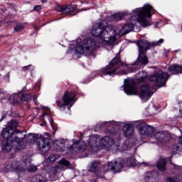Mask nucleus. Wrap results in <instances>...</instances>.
Here are the masks:
<instances>
[{"mask_svg":"<svg viewBox=\"0 0 182 182\" xmlns=\"http://www.w3.org/2000/svg\"><path fill=\"white\" fill-rule=\"evenodd\" d=\"M123 16H124V13H116L105 19L100 20L92 27V36L98 38V42L100 45H113L117 41V31H116V27L107 26V23L112 21H121Z\"/></svg>","mask_w":182,"mask_h":182,"instance_id":"obj_1","label":"nucleus"},{"mask_svg":"<svg viewBox=\"0 0 182 182\" xmlns=\"http://www.w3.org/2000/svg\"><path fill=\"white\" fill-rule=\"evenodd\" d=\"M99 141V136L91 135L87 141V147L85 145V142L82 140L76 141L73 139V144L69 148L68 151L72 154L76 153H83L87 149L90 151H99L100 149L107 150V151H112L119 150V146L114 143V139L110 136H104L97 144Z\"/></svg>","mask_w":182,"mask_h":182,"instance_id":"obj_2","label":"nucleus"},{"mask_svg":"<svg viewBox=\"0 0 182 182\" xmlns=\"http://www.w3.org/2000/svg\"><path fill=\"white\" fill-rule=\"evenodd\" d=\"M154 12H156V10L149 4H145L143 7L133 10L130 16L132 23L125 24L119 31V36H123L129 32H132L133 28H134V22H139L140 26L144 28L150 26L151 25L150 18Z\"/></svg>","mask_w":182,"mask_h":182,"instance_id":"obj_3","label":"nucleus"},{"mask_svg":"<svg viewBox=\"0 0 182 182\" xmlns=\"http://www.w3.org/2000/svg\"><path fill=\"white\" fill-rule=\"evenodd\" d=\"M16 127H18V122L12 120L9 122V126L1 132V136L4 138L2 149L5 153L11 151L14 146H17L16 149L18 150L23 149L21 146L23 139H25V135L22 136V134L18 129H15Z\"/></svg>","mask_w":182,"mask_h":182,"instance_id":"obj_4","label":"nucleus"},{"mask_svg":"<svg viewBox=\"0 0 182 182\" xmlns=\"http://www.w3.org/2000/svg\"><path fill=\"white\" fill-rule=\"evenodd\" d=\"M121 90H124L127 95H138L142 102H147L153 93H154V87L144 85L141 86L140 90L137 92V84L134 80L128 78L124 80V86L121 87Z\"/></svg>","mask_w":182,"mask_h":182,"instance_id":"obj_5","label":"nucleus"},{"mask_svg":"<svg viewBox=\"0 0 182 182\" xmlns=\"http://www.w3.org/2000/svg\"><path fill=\"white\" fill-rule=\"evenodd\" d=\"M164 42V39L161 38L158 41H154L152 43H149L147 41H139L137 43V46L139 47V56L135 63H134L132 65L128 67V70L131 73H134L141 68L143 65H147L149 63V60L147 58V55H146V52L150 46H160L161 43Z\"/></svg>","mask_w":182,"mask_h":182,"instance_id":"obj_6","label":"nucleus"},{"mask_svg":"<svg viewBox=\"0 0 182 182\" xmlns=\"http://www.w3.org/2000/svg\"><path fill=\"white\" fill-rule=\"evenodd\" d=\"M136 129L142 136H151V140H156L157 143H166L170 140V135L165 132H154V128L143 122L137 125Z\"/></svg>","mask_w":182,"mask_h":182,"instance_id":"obj_7","label":"nucleus"},{"mask_svg":"<svg viewBox=\"0 0 182 182\" xmlns=\"http://www.w3.org/2000/svg\"><path fill=\"white\" fill-rule=\"evenodd\" d=\"M96 42L93 38H87L82 41L78 38L73 44L70 46V49L75 50L76 55H82V53H90L96 49Z\"/></svg>","mask_w":182,"mask_h":182,"instance_id":"obj_8","label":"nucleus"},{"mask_svg":"<svg viewBox=\"0 0 182 182\" xmlns=\"http://www.w3.org/2000/svg\"><path fill=\"white\" fill-rule=\"evenodd\" d=\"M120 66H123V63L120 61V53H118L114 59L104 68L101 70V76H112V75H117L118 69Z\"/></svg>","mask_w":182,"mask_h":182,"instance_id":"obj_9","label":"nucleus"},{"mask_svg":"<svg viewBox=\"0 0 182 182\" xmlns=\"http://www.w3.org/2000/svg\"><path fill=\"white\" fill-rule=\"evenodd\" d=\"M75 97H76V94L75 92L65 91L63 99L57 100L55 103L61 111L65 110L66 107H68V110H70V107H72V106L75 105V102H76Z\"/></svg>","mask_w":182,"mask_h":182,"instance_id":"obj_10","label":"nucleus"},{"mask_svg":"<svg viewBox=\"0 0 182 182\" xmlns=\"http://www.w3.org/2000/svg\"><path fill=\"white\" fill-rule=\"evenodd\" d=\"M123 164H124V161L122 159H118L114 162H109L106 165L102 166V170L101 171V175L97 174V178H103L105 173L106 171H109V170H112L115 173H119V171L123 168Z\"/></svg>","mask_w":182,"mask_h":182,"instance_id":"obj_11","label":"nucleus"},{"mask_svg":"<svg viewBox=\"0 0 182 182\" xmlns=\"http://www.w3.org/2000/svg\"><path fill=\"white\" fill-rule=\"evenodd\" d=\"M170 77L168 73L158 72L155 73L153 75L149 77L151 82H156V86L161 87L166 85L167 80Z\"/></svg>","mask_w":182,"mask_h":182,"instance_id":"obj_12","label":"nucleus"},{"mask_svg":"<svg viewBox=\"0 0 182 182\" xmlns=\"http://www.w3.org/2000/svg\"><path fill=\"white\" fill-rule=\"evenodd\" d=\"M36 143L38 150L41 153V154L48 153L52 147L50 146V140L42 136L36 139Z\"/></svg>","mask_w":182,"mask_h":182,"instance_id":"obj_13","label":"nucleus"},{"mask_svg":"<svg viewBox=\"0 0 182 182\" xmlns=\"http://www.w3.org/2000/svg\"><path fill=\"white\" fill-rule=\"evenodd\" d=\"M24 168L21 169V161L13 162L6 165L3 169V171L8 173L9 171H16V173H22Z\"/></svg>","mask_w":182,"mask_h":182,"instance_id":"obj_14","label":"nucleus"},{"mask_svg":"<svg viewBox=\"0 0 182 182\" xmlns=\"http://www.w3.org/2000/svg\"><path fill=\"white\" fill-rule=\"evenodd\" d=\"M22 168L24 169L21 171V173L25 171L26 170L29 172H33L38 170V167L33 165H31V159H26V161H20V170H22Z\"/></svg>","mask_w":182,"mask_h":182,"instance_id":"obj_15","label":"nucleus"},{"mask_svg":"<svg viewBox=\"0 0 182 182\" xmlns=\"http://www.w3.org/2000/svg\"><path fill=\"white\" fill-rule=\"evenodd\" d=\"M100 168H102V163L99 161H94L88 166V171H91L92 173L99 171Z\"/></svg>","mask_w":182,"mask_h":182,"instance_id":"obj_16","label":"nucleus"},{"mask_svg":"<svg viewBox=\"0 0 182 182\" xmlns=\"http://www.w3.org/2000/svg\"><path fill=\"white\" fill-rule=\"evenodd\" d=\"M168 72L171 73V75H178L179 73H182V65H179L178 64H173L169 65L168 67Z\"/></svg>","mask_w":182,"mask_h":182,"instance_id":"obj_17","label":"nucleus"},{"mask_svg":"<svg viewBox=\"0 0 182 182\" xmlns=\"http://www.w3.org/2000/svg\"><path fill=\"white\" fill-rule=\"evenodd\" d=\"M56 11L61 14H69L70 12H73L74 9L72 6H58L56 7Z\"/></svg>","mask_w":182,"mask_h":182,"instance_id":"obj_18","label":"nucleus"},{"mask_svg":"<svg viewBox=\"0 0 182 182\" xmlns=\"http://www.w3.org/2000/svg\"><path fill=\"white\" fill-rule=\"evenodd\" d=\"M123 132L124 136H125V137H129V136H132L134 132L133 126L129 124H125L123 128Z\"/></svg>","mask_w":182,"mask_h":182,"instance_id":"obj_19","label":"nucleus"},{"mask_svg":"<svg viewBox=\"0 0 182 182\" xmlns=\"http://www.w3.org/2000/svg\"><path fill=\"white\" fill-rule=\"evenodd\" d=\"M9 100L10 103H12L13 105H15L16 103L21 102V98L18 93H14L10 96L9 98Z\"/></svg>","mask_w":182,"mask_h":182,"instance_id":"obj_20","label":"nucleus"},{"mask_svg":"<svg viewBox=\"0 0 182 182\" xmlns=\"http://www.w3.org/2000/svg\"><path fill=\"white\" fill-rule=\"evenodd\" d=\"M166 161L165 159H161L156 164L157 168L161 171H164V170H166Z\"/></svg>","mask_w":182,"mask_h":182,"instance_id":"obj_21","label":"nucleus"},{"mask_svg":"<svg viewBox=\"0 0 182 182\" xmlns=\"http://www.w3.org/2000/svg\"><path fill=\"white\" fill-rule=\"evenodd\" d=\"M18 93L20 96V102H28L31 100V96L29 94H23L22 92H19Z\"/></svg>","mask_w":182,"mask_h":182,"instance_id":"obj_22","label":"nucleus"},{"mask_svg":"<svg viewBox=\"0 0 182 182\" xmlns=\"http://www.w3.org/2000/svg\"><path fill=\"white\" fill-rule=\"evenodd\" d=\"M46 119H48V120H49L50 122V126L53 127V119H50V117H49V115L45 112L43 114V118H42V120L43 122V124H41V126H43L45 124H46Z\"/></svg>","mask_w":182,"mask_h":182,"instance_id":"obj_23","label":"nucleus"},{"mask_svg":"<svg viewBox=\"0 0 182 182\" xmlns=\"http://www.w3.org/2000/svg\"><path fill=\"white\" fill-rule=\"evenodd\" d=\"M65 141L63 140H57L55 142V144L57 146V150L58 151H63V148L65 146Z\"/></svg>","mask_w":182,"mask_h":182,"instance_id":"obj_24","label":"nucleus"},{"mask_svg":"<svg viewBox=\"0 0 182 182\" xmlns=\"http://www.w3.org/2000/svg\"><path fill=\"white\" fill-rule=\"evenodd\" d=\"M45 178L41 175H36L31 178V182H45Z\"/></svg>","mask_w":182,"mask_h":182,"instance_id":"obj_25","label":"nucleus"},{"mask_svg":"<svg viewBox=\"0 0 182 182\" xmlns=\"http://www.w3.org/2000/svg\"><path fill=\"white\" fill-rule=\"evenodd\" d=\"M127 166H131L132 167H134L136 166V164H137V161L134 158L132 157L127 159Z\"/></svg>","mask_w":182,"mask_h":182,"instance_id":"obj_26","label":"nucleus"},{"mask_svg":"<svg viewBox=\"0 0 182 182\" xmlns=\"http://www.w3.org/2000/svg\"><path fill=\"white\" fill-rule=\"evenodd\" d=\"M139 75H140V77L139 78V82H144V80L147 77V73L142 71L141 73H139Z\"/></svg>","mask_w":182,"mask_h":182,"instance_id":"obj_27","label":"nucleus"},{"mask_svg":"<svg viewBox=\"0 0 182 182\" xmlns=\"http://www.w3.org/2000/svg\"><path fill=\"white\" fill-rule=\"evenodd\" d=\"M58 163L59 164H62L63 166H65L66 167H68V166L70 164L69 161L64 159H61Z\"/></svg>","mask_w":182,"mask_h":182,"instance_id":"obj_28","label":"nucleus"},{"mask_svg":"<svg viewBox=\"0 0 182 182\" xmlns=\"http://www.w3.org/2000/svg\"><path fill=\"white\" fill-rule=\"evenodd\" d=\"M22 29H23V25L22 24H18L14 27L15 32H19L22 31Z\"/></svg>","mask_w":182,"mask_h":182,"instance_id":"obj_29","label":"nucleus"},{"mask_svg":"<svg viewBox=\"0 0 182 182\" xmlns=\"http://www.w3.org/2000/svg\"><path fill=\"white\" fill-rule=\"evenodd\" d=\"M178 151H181V150L180 146L176 145L173 148V152L174 153H178Z\"/></svg>","mask_w":182,"mask_h":182,"instance_id":"obj_30","label":"nucleus"},{"mask_svg":"<svg viewBox=\"0 0 182 182\" xmlns=\"http://www.w3.org/2000/svg\"><path fill=\"white\" fill-rule=\"evenodd\" d=\"M167 180L169 181V182H178V181H177V178H168Z\"/></svg>","mask_w":182,"mask_h":182,"instance_id":"obj_31","label":"nucleus"},{"mask_svg":"<svg viewBox=\"0 0 182 182\" xmlns=\"http://www.w3.org/2000/svg\"><path fill=\"white\" fill-rule=\"evenodd\" d=\"M31 68H32L31 70L33 69V67H32V65H29L23 67V68H22V70H28V69H31Z\"/></svg>","mask_w":182,"mask_h":182,"instance_id":"obj_32","label":"nucleus"},{"mask_svg":"<svg viewBox=\"0 0 182 182\" xmlns=\"http://www.w3.org/2000/svg\"><path fill=\"white\" fill-rule=\"evenodd\" d=\"M11 77V75H9V73H8L5 77H4V80L5 82H9V78Z\"/></svg>","mask_w":182,"mask_h":182,"instance_id":"obj_33","label":"nucleus"},{"mask_svg":"<svg viewBox=\"0 0 182 182\" xmlns=\"http://www.w3.org/2000/svg\"><path fill=\"white\" fill-rule=\"evenodd\" d=\"M124 150H129V148L127 147V142H125V144H123L122 151H124Z\"/></svg>","mask_w":182,"mask_h":182,"instance_id":"obj_34","label":"nucleus"},{"mask_svg":"<svg viewBox=\"0 0 182 182\" xmlns=\"http://www.w3.org/2000/svg\"><path fill=\"white\" fill-rule=\"evenodd\" d=\"M34 11H41V9H42V6H41L40 5L38 6H36L33 8Z\"/></svg>","mask_w":182,"mask_h":182,"instance_id":"obj_35","label":"nucleus"},{"mask_svg":"<svg viewBox=\"0 0 182 182\" xmlns=\"http://www.w3.org/2000/svg\"><path fill=\"white\" fill-rule=\"evenodd\" d=\"M50 178L52 181H55L56 180V175H50Z\"/></svg>","mask_w":182,"mask_h":182,"instance_id":"obj_36","label":"nucleus"},{"mask_svg":"<svg viewBox=\"0 0 182 182\" xmlns=\"http://www.w3.org/2000/svg\"><path fill=\"white\" fill-rule=\"evenodd\" d=\"M38 96H34V97H33V100H34V102H35V105H36V106H38V105H39V103H38Z\"/></svg>","mask_w":182,"mask_h":182,"instance_id":"obj_37","label":"nucleus"},{"mask_svg":"<svg viewBox=\"0 0 182 182\" xmlns=\"http://www.w3.org/2000/svg\"><path fill=\"white\" fill-rule=\"evenodd\" d=\"M49 159H50V161H55V158L53 156H52V155L50 156Z\"/></svg>","mask_w":182,"mask_h":182,"instance_id":"obj_38","label":"nucleus"},{"mask_svg":"<svg viewBox=\"0 0 182 182\" xmlns=\"http://www.w3.org/2000/svg\"><path fill=\"white\" fill-rule=\"evenodd\" d=\"M179 143H180V144H181V146H182V136H180V137H179Z\"/></svg>","mask_w":182,"mask_h":182,"instance_id":"obj_39","label":"nucleus"},{"mask_svg":"<svg viewBox=\"0 0 182 182\" xmlns=\"http://www.w3.org/2000/svg\"><path fill=\"white\" fill-rule=\"evenodd\" d=\"M112 125H114V126H119V122H114V123L112 124Z\"/></svg>","mask_w":182,"mask_h":182,"instance_id":"obj_40","label":"nucleus"},{"mask_svg":"<svg viewBox=\"0 0 182 182\" xmlns=\"http://www.w3.org/2000/svg\"><path fill=\"white\" fill-rule=\"evenodd\" d=\"M121 75H127V72H126V71H122V73H121Z\"/></svg>","mask_w":182,"mask_h":182,"instance_id":"obj_41","label":"nucleus"},{"mask_svg":"<svg viewBox=\"0 0 182 182\" xmlns=\"http://www.w3.org/2000/svg\"><path fill=\"white\" fill-rule=\"evenodd\" d=\"M141 164H143V166H149V164L147 163L143 162Z\"/></svg>","mask_w":182,"mask_h":182,"instance_id":"obj_42","label":"nucleus"},{"mask_svg":"<svg viewBox=\"0 0 182 182\" xmlns=\"http://www.w3.org/2000/svg\"><path fill=\"white\" fill-rule=\"evenodd\" d=\"M45 1H46V0H41V2L43 4V3H45Z\"/></svg>","mask_w":182,"mask_h":182,"instance_id":"obj_43","label":"nucleus"},{"mask_svg":"<svg viewBox=\"0 0 182 182\" xmlns=\"http://www.w3.org/2000/svg\"><path fill=\"white\" fill-rule=\"evenodd\" d=\"M1 93H5V91L2 90L1 91Z\"/></svg>","mask_w":182,"mask_h":182,"instance_id":"obj_44","label":"nucleus"},{"mask_svg":"<svg viewBox=\"0 0 182 182\" xmlns=\"http://www.w3.org/2000/svg\"><path fill=\"white\" fill-rule=\"evenodd\" d=\"M91 182H97V181H96L94 180V181H91Z\"/></svg>","mask_w":182,"mask_h":182,"instance_id":"obj_45","label":"nucleus"},{"mask_svg":"<svg viewBox=\"0 0 182 182\" xmlns=\"http://www.w3.org/2000/svg\"><path fill=\"white\" fill-rule=\"evenodd\" d=\"M146 177H148L149 178H150V176H147Z\"/></svg>","mask_w":182,"mask_h":182,"instance_id":"obj_46","label":"nucleus"},{"mask_svg":"<svg viewBox=\"0 0 182 182\" xmlns=\"http://www.w3.org/2000/svg\"><path fill=\"white\" fill-rule=\"evenodd\" d=\"M148 174L150 175V174H151V173H149Z\"/></svg>","mask_w":182,"mask_h":182,"instance_id":"obj_47","label":"nucleus"},{"mask_svg":"<svg viewBox=\"0 0 182 182\" xmlns=\"http://www.w3.org/2000/svg\"><path fill=\"white\" fill-rule=\"evenodd\" d=\"M0 122H2V119H0Z\"/></svg>","mask_w":182,"mask_h":182,"instance_id":"obj_48","label":"nucleus"}]
</instances>
